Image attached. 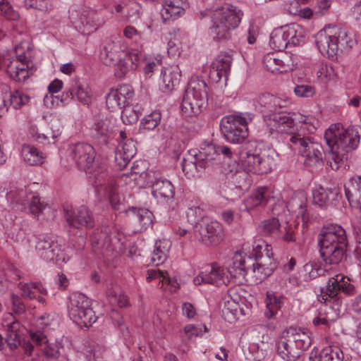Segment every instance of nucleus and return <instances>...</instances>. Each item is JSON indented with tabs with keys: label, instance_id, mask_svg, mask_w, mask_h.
Returning a JSON list of instances; mask_svg holds the SVG:
<instances>
[{
	"label": "nucleus",
	"instance_id": "f03ea898",
	"mask_svg": "<svg viewBox=\"0 0 361 361\" xmlns=\"http://www.w3.org/2000/svg\"><path fill=\"white\" fill-rule=\"evenodd\" d=\"M330 149L329 164L333 170L347 159V154L357 148L360 142L358 132L353 128L344 129L341 123L331 125L324 133Z\"/></svg>",
	"mask_w": 361,
	"mask_h": 361
},
{
	"label": "nucleus",
	"instance_id": "4be33fe9",
	"mask_svg": "<svg viewBox=\"0 0 361 361\" xmlns=\"http://www.w3.org/2000/svg\"><path fill=\"white\" fill-rule=\"evenodd\" d=\"M123 57L126 59H121V63H118L115 68V75L118 78H123L128 72L136 70L142 57V54L138 49H131L125 50L121 58Z\"/></svg>",
	"mask_w": 361,
	"mask_h": 361
},
{
	"label": "nucleus",
	"instance_id": "c85d7f7f",
	"mask_svg": "<svg viewBox=\"0 0 361 361\" xmlns=\"http://www.w3.org/2000/svg\"><path fill=\"white\" fill-rule=\"evenodd\" d=\"M187 6L186 0H164V7L160 13L163 22L173 20L181 16Z\"/></svg>",
	"mask_w": 361,
	"mask_h": 361
},
{
	"label": "nucleus",
	"instance_id": "052dcab7",
	"mask_svg": "<svg viewBox=\"0 0 361 361\" xmlns=\"http://www.w3.org/2000/svg\"><path fill=\"white\" fill-rule=\"evenodd\" d=\"M160 121L161 114L158 111H154L142 119V124L145 129L153 130L159 125Z\"/></svg>",
	"mask_w": 361,
	"mask_h": 361
},
{
	"label": "nucleus",
	"instance_id": "a211bd4d",
	"mask_svg": "<svg viewBox=\"0 0 361 361\" xmlns=\"http://www.w3.org/2000/svg\"><path fill=\"white\" fill-rule=\"evenodd\" d=\"M195 232L198 233L201 240L205 243L216 245L223 240L224 229L222 225L217 221L202 219L195 226Z\"/></svg>",
	"mask_w": 361,
	"mask_h": 361
},
{
	"label": "nucleus",
	"instance_id": "cd10ccee",
	"mask_svg": "<svg viewBox=\"0 0 361 361\" xmlns=\"http://www.w3.org/2000/svg\"><path fill=\"white\" fill-rule=\"evenodd\" d=\"M94 138L100 145H107L113 138V128L110 118L98 119L93 126Z\"/></svg>",
	"mask_w": 361,
	"mask_h": 361
},
{
	"label": "nucleus",
	"instance_id": "412c9836",
	"mask_svg": "<svg viewBox=\"0 0 361 361\" xmlns=\"http://www.w3.org/2000/svg\"><path fill=\"white\" fill-rule=\"evenodd\" d=\"M64 217L70 226L92 228L94 225L90 211L85 206L80 207L76 212L73 211L72 207H66L64 209Z\"/></svg>",
	"mask_w": 361,
	"mask_h": 361
},
{
	"label": "nucleus",
	"instance_id": "a18cd8bd",
	"mask_svg": "<svg viewBox=\"0 0 361 361\" xmlns=\"http://www.w3.org/2000/svg\"><path fill=\"white\" fill-rule=\"evenodd\" d=\"M343 351L337 346H326L319 354V361H343Z\"/></svg>",
	"mask_w": 361,
	"mask_h": 361
},
{
	"label": "nucleus",
	"instance_id": "6ab92c4d",
	"mask_svg": "<svg viewBox=\"0 0 361 361\" xmlns=\"http://www.w3.org/2000/svg\"><path fill=\"white\" fill-rule=\"evenodd\" d=\"M126 50V44L123 40L118 37L108 39L101 51V57L104 64L116 67L118 63H121V58Z\"/></svg>",
	"mask_w": 361,
	"mask_h": 361
},
{
	"label": "nucleus",
	"instance_id": "603ef678",
	"mask_svg": "<svg viewBox=\"0 0 361 361\" xmlns=\"http://www.w3.org/2000/svg\"><path fill=\"white\" fill-rule=\"evenodd\" d=\"M62 240L58 239V237L54 235H42L38 238L37 245L36 248H58L61 247Z\"/></svg>",
	"mask_w": 361,
	"mask_h": 361
},
{
	"label": "nucleus",
	"instance_id": "9d476101",
	"mask_svg": "<svg viewBox=\"0 0 361 361\" xmlns=\"http://www.w3.org/2000/svg\"><path fill=\"white\" fill-rule=\"evenodd\" d=\"M306 131L295 133L289 137L290 147L298 149L307 166H317L323 163V148L317 142L309 136Z\"/></svg>",
	"mask_w": 361,
	"mask_h": 361
},
{
	"label": "nucleus",
	"instance_id": "b1692460",
	"mask_svg": "<svg viewBox=\"0 0 361 361\" xmlns=\"http://www.w3.org/2000/svg\"><path fill=\"white\" fill-rule=\"evenodd\" d=\"M289 62V57L286 54L278 51L268 53L263 59L267 70L273 73L287 72L290 69Z\"/></svg>",
	"mask_w": 361,
	"mask_h": 361
},
{
	"label": "nucleus",
	"instance_id": "f8f14e48",
	"mask_svg": "<svg viewBox=\"0 0 361 361\" xmlns=\"http://www.w3.org/2000/svg\"><path fill=\"white\" fill-rule=\"evenodd\" d=\"M252 117V114L240 113L222 118L221 130L226 140L234 144L243 142L248 135L247 124Z\"/></svg>",
	"mask_w": 361,
	"mask_h": 361
},
{
	"label": "nucleus",
	"instance_id": "69168bd1",
	"mask_svg": "<svg viewBox=\"0 0 361 361\" xmlns=\"http://www.w3.org/2000/svg\"><path fill=\"white\" fill-rule=\"evenodd\" d=\"M294 92L299 97H312L316 91L314 87L310 85H300L294 88Z\"/></svg>",
	"mask_w": 361,
	"mask_h": 361
},
{
	"label": "nucleus",
	"instance_id": "58836bf2",
	"mask_svg": "<svg viewBox=\"0 0 361 361\" xmlns=\"http://www.w3.org/2000/svg\"><path fill=\"white\" fill-rule=\"evenodd\" d=\"M21 156L24 161L30 166L40 165L44 160L43 153L35 147L29 145L22 147Z\"/></svg>",
	"mask_w": 361,
	"mask_h": 361
},
{
	"label": "nucleus",
	"instance_id": "0e129e2a",
	"mask_svg": "<svg viewBox=\"0 0 361 361\" xmlns=\"http://www.w3.org/2000/svg\"><path fill=\"white\" fill-rule=\"evenodd\" d=\"M188 221L192 225L195 224V226L199 224L203 217V211L199 207H193L188 209L187 214Z\"/></svg>",
	"mask_w": 361,
	"mask_h": 361
},
{
	"label": "nucleus",
	"instance_id": "7ed1b4c3",
	"mask_svg": "<svg viewBox=\"0 0 361 361\" xmlns=\"http://www.w3.org/2000/svg\"><path fill=\"white\" fill-rule=\"evenodd\" d=\"M316 43L322 54L333 58L348 52L357 44V40L353 32L334 25L320 30Z\"/></svg>",
	"mask_w": 361,
	"mask_h": 361
},
{
	"label": "nucleus",
	"instance_id": "f704fd0d",
	"mask_svg": "<svg viewBox=\"0 0 361 361\" xmlns=\"http://www.w3.org/2000/svg\"><path fill=\"white\" fill-rule=\"evenodd\" d=\"M152 194L156 199H172L174 187L168 180L157 179L152 185Z\"/></svg>",
	"mask_w": 361,
	"mask_h": 361
},
{
	"label": "nucleus",
	"instance_id": "8fccbe9b",
	"mask_svg": "<svg viewBox=\"0 0 361 361\" xmlns=\"http://www.w3.org/2000/svg\"><path fill=\"white\" fill-rule=\"evenodd\" d=\"M200 163V161L196 159L195 154L193 157L184 158L181 164L182 170L188 178L194 177L197 171L201 169Z\"/></svg>",
	"mask_w": 361,
	"mask_h": 361
},
{
	"label": "nucleus",
	"instance_id": "dca6fc26",
	"mask_svg": "<svg viewBox=\"0 0 361 361\" xmlns=\"http://www.w3.org/2000/svg\"><path fill=\"white\" fill-rule=\"evenodd\" d=\"M319 248H347L349 245L346 232L340 225H324L317 235Z\"/></svg>",
	"mask_w": 361,
	"mask_h": 361
},
{
	"label": "nucleus",
	"instance_id": "774afa93",
	"mask_svg": "<svg viewBox=\"0 0 361 361\" xmlns=\"http://www.w3.org/2000/svg\"><path fill=\"white\" fill-rule=\"evenodd\" d=\"M11 301L12 303V310L16 314H22L25 312V306L18 295L11 294Z\"/></svg>",
	"mask_w": 361,
	"mask_h": 361
},
{
	"label": "nucleus",
	"instance_id": "37998d69",
	"mask_svg": "<svg viewBox=\"0 0 361 361\" xmlns=\"http://www.w3.org/2000/svg\"><path fill=\"white\" fill-rule=\"evenodd\" d=\"M79 22L80 24L77 27L85 34H90L97 30L99 26L95 15L92 13H82Z\"/></svg>",
	"mask_w": 361,
	"mask_h": 361
},
{
	"label": "nucleus",
	"instance_id": "5701e85b",
	"mask_svg": "<svg viewBox=\"0 0 361 361\" xmlns=\"http://www.w3.org/2000/svg\"><path fill=\"white\" fill-rule=\"evenodd\" d=\"M226 271L217 263L211 264L210 270L200 272L194 278L193 282L195 285L202 283L219 286L226 283Z\"/></svg>",
	"mask_w": 361,
	"mask_h": 361
},
{
	"label": "nucleus",
	"instance_id": "bf43d9fd",
	"mask_svg": "<svg viewBox=\"0 0 361 361\" xmlns=\"http://www.w3.org/2000/svg\"><path fill=\"white\" fill-rule=\"evenodd\" d=\"M121 117L123 123L130 125L135 123L138 121L140 114L130 106H125L121 112Z\"/></svg>",
	"mask_w": 361,
	"mask_h": 361
},
{
	"label": "nucleus",
	"instance_id": "e2e57ef3",
	"mask_svg": "<svg viewBox=\"0 0 361 361\" xmlns=\"http://www.w3.org/2000/svg\"><path fill=\"white\" fill-rule=\"evenodd\" d=\"M91 245L93 247H99L100 248H105L109 246V240L106 235L102 232H94L90 237Z\"/></svg>",
	"mask_w": 361,
	"mask_h": 361
},
{
	"label": "nucleus",
	"instance_id": "680f3d73",
	"mask_svg": "<svg viewBox=\"0 0 361 361\" xmlns=\"http://www.w3.org/2000/svg\"><path fill=\"white\" fill-rule=\"evenodd\" d=\"M27 7L35 8L43 12H49L53 8L52 4L49 0H25Z\"/></svg>",
	"mask_w": 361,
	"mask_h": 361
},
{
	"label": "nucleus",
	"instance_id": "338daca9",
	"mask_svg": "<svg viewBox=\"0 0 361 361\" xmlns=\"http://www.w3.org/2000/svg\"><path fill=\"white\" fill-rule=\"evenodd\" d=\"M9 97V88L7 85L0 87V117L8 110L7 100Z\"/></svg>",
	"mask_w": 361,
	"mask_h": 361
},
{
	"label": "nucleus",
	"instance_id": "3c124183",
	"mask_svg": "<svg viewBox=\"0 0 361 361\" xmlns=\"http://www.w3.org/2000/svg\"><path fill=\"white\" fill-rule=\"evenodd\" d=\"M135 215V220L137 221L142 228H146L152 224V214L147 209H136L133 207L130 210Z\"/></svg>",
	"mask_w": 361,
	"mask_h": 361
},
{
	"label": "nucleus",
	"instance_id": "423d86ee",
	"mask_svg": "<svg viewBox=\"0 0 361 361\" xmlns=\"http://www.w3.org/2000/svg\"><path fill=\"white\" fill-rule=\"evenodd\" d=\"M243 13L231 4H225L212 11V25L209 28L210 37L216 42L228 40L232 30L237 28Z\"/></svg>",
	"mask_w": 361,
	"mask_h": 361
},
{
	"label": "nucleus",
	"instance_id": "a878e982",
	"mask_svg": "<svg viewBox=\"0 0 361 361\" xmlns=\"http://www.w3.org/2000/svg\"><path fill=\"white\" fill-rule=\"evenodd\" d=\"M161 81L159 89L165 93L171 92L175 86L179 84L181 71L178 65L164 68L161 73Z\"/></svg>",
	"mask_w": 361,
	"mask_h": 361
},
{
	"label": "nucleus",
	"instance_id": "a19ab883",
	"mask_svg": "<svg viewBox=\"0 0 361 361\" xmlns=\"http://www.w3.org/2000/svg\"><path fill=\"white\" fill-rule=\"evenodd\" d=\"M315 75L319 82L328 84L331 82H335L337 79V74L330 64L321 63L315 70Z\"/></svg>",
	"mask_w": 361,
	"mask_h": 361
},
{
	"label": "nucleus",
	"instance_id": "0eeeda50",
	"mask_svg": "<svg viewBox=\"0 0 361 361\" xmlns=\"http://www.w3.org/2000/svg\"><path fill=\"white\" fill-rule=\"evenodd\" d=\"M271 132L288 133L295 125L299 124L297 133L306 131L314 133L317 129V120L310 116H305L299 113H288L278 111L265 119Z\"/></svg>",
	"mask_w": 361,
	"mask_h": 361
},
{
	"label": "nucleus",
	"instance_id": "13d9d810",
	"mask_svg": "<svg viewBox=\"0 0 361 361\" xmlns=\"http://www.w3.org/2000/svg\"><path fill=\"white\" fill-rule=\"evenodd\" d=\"M108 182V174L106 173V182L102 185H99L98 187H95L98 192H102L104 190V193H109V201L111 205L114 209H118L119 205V197L117 194H116L109 186H106Z\"/></svg>",
	"mask_w": 361,
	"mask_h": 361
},
{
	"label": "nucleus",
	"instance_id": "39448f33",
	"mask_svg": "<svg viewBox=\"0 0 361 361\" xmlns=\"http://www.w3.org/2000/svg\"><path fill=\"white\" fill-rule=\"evenodd\" d=\"M311 342L304 329L290 326L281 331L276 341L277 355L284 361H295L309 348Z\"/></svg>",
	"mask_w": 361,
	"mask_h": 361
},
{
	"label": "nucleus",
	"instance_id": "ddd939ff",
	"mask_svg": "<svg viewBox=\"0 0 361 361\" xmlns=\"http://www.w3.org/2000/svg\"><path fill=\"white\" fill-rule=\"evenodd\" d=\"M69 300L68 315L74 322L90 327L97 321V317L91 307V300L86 295L73 293Z\"/></svg>",
	"mask_w": 361,
	"mask_h": 361
},
{
	"label": "nucleus",
	"instance_id": "9b49d317",
	"mask_svg": "<svg viewBox=\"0 0 361 361\" xmlns=\"http://www.w3.org/2000/svg\"><path fill=\"white\" fill-rule=\"evenodd\" d=\"M239 161L243 171L257 174L267 173L274 166V159L268 152L257 149L255 143H250L247 149L240 153Z\"/></svg>",
	"mask_w": 361,
	"mask_h": 361
},
{
	"label": "nucleus",
	"instance_id": "f3484780",
	"mask_svg": "<svg viewBox=\"0 0 361 361\" xmlns=\"http://www.w3.org/2000/svg\"><path fill=\"white\" fill-rule=\"evenodd\" d=\"M274 215L281 216L282 213L288 212L295 213L297 217H300L303 226L306 225L310 219L309 213L307 210V198L302 193L295 195L285 204L282 201H279L272 207Z\"/></svg>",
	"mask_w": 361,
	"mask_h": 361
},
{
	"label": "nucleus",
	"instance_id": "5fc2aeb1",
	"mask_svg": "<svg viewBox=\"0 0 361 361\" xmlns=\"http://www.w3.org/2000/svg\"><path fill=\"white\" fill-rule=\"evenodd\" d=\"M246 171L236 170L233 174V181L235 185V187L241 190L249 187L250 185V180L249 175Z\"/></svg>",
	"mask_w": 361,
	"mask_h": 361
},
{
	"label": "nucleus",
	"instance_id": "393cba45",
	"mask_svg": "<svg viewBox=\"0 0 361 361\" xmlns=\"http://www.w3.org/2000/svg\"><path fill=\"white\" fill-rule=\"evenodd\" d=\"M282 100L269 93L257 96L254 99V104L261 112L266 114V118L271 114L278 111L281 107Z\"/></svg>",
	"mask_w": 361,
	"mask_h": 361
},
{
	"label": "nucleus",
	"instance_id": "2f4dec72",
	"mask_svg": "<svg viewBox=\"0 0 361 361\" xmlns=\"http://www.w3.org/2000/svg\"><path fill=\"white\" fill-rule=\"evenodd\" d=\"M136 154V147L132 139L122 141L115 154V160L121 169L126 167Z\"/></svg>",
	"mask_w": 361,
	"mask_h": 361
},
{
	"label": "nucleus",
	"instance_id": "f257e3e1",
	"mask_svg": "<svg viewBox=\"0 0 361 361\" xmlns=\"http://www.w3.org/2000/svg\"><path fill=\"white\" fill-rule=\"evenodd\" d=\"M354 286L350 283L349 278L343 274H337L329 279L325 288H321V294L317 299L322 305L319 309L318 315L313 319L314 326L323 324L329 326L340 316L342 310V300L339 296L341 291L347 295L354 293Z\"/></svg>",
	"mask_w": 361,
	"mask_h": 361
},
{
	"label": "nucleus",
	"instance_id": "6e6552de",
	"mask_svg": "<svg viewBox=\"0 0 361 361\" xmlns=\"http://www.w3.org/2000/svg\"><path fill=\"white\" fill-rule=\"evenodd\" d=\"M254 261L264 268H270L272 271L276 268L272 250H264V252L261 250H237L231 255L227 264L229 268L236 271L233 276L240 277L247 274L246 263Z\"/></svg>",
	"mask_w": 361,
	"mask_h": 361
},
{
	"label": "nucleus",
	"instance_id": "473e14b6",
	"mask_svg": "<svg viewBox=\"0 0 361 361\" xmlns=\"http://www.w3.org/2000/svg\"><path fill=\"white\" fill-rule=\"evenodd\" d=\"M21 296L25 299H37L40 303L45 302L44 295H47V290L40 283H18Z\"/></svg>",
	"mask_w": 361,
	"mask_h": 361
},
{
	"label": "nucleus",
	"instance_id": "79ce46f5",
	"mask_svg": "<svg viewBox=\"0 0 361 361\" xmlns=\"http://www.w3.org/2000/svg\"><path fill=\"white\" fill-rule=\"evenodd\" d=\"M283 33L284 34L288 44H299L303 37V30L301 26L298 24L292 23L281 27Z\"/></svg>",
	"mask_w": 361,
	"mask_h": 361
},
{
	"label": "nucleus",
	"instance_id": "20e7f679",
	"mask_svg": "<svg viewBox=\"0 0 361 361\" xmlns=\"http://www.w3.org/2000/svg\"><path fill=\"white\" fill-rule=\"evenodd\" d=\"M66 152L77 166L89 175L90 181L94 187H98L105 183L106 166L104 164L95 167L93 166L96 151L90 144L83 142L71 144L68 145Z\"/></svg>",
	"mask_w": 361,
	"mask_h": 361
},
{
	"label": "nucleus",
	"instance_id": "ea45409f",
	"mask_svg": "<svg viewBox=\"0 0 361 361\" xmlns=\"http://www.w3.org/2000/svg\"><path fill=\"white\" fill-rule=\"evenodd\" d=\"M338 195V190L336 188L329 189L319 185L312 190V202L322 207L326 204L331 196L334 199Z\"/></svg>",
	"mask_w": 361,
	"mask_h": 361
},
{
	"label": "nucleus",
	"instance_id": "72a5a7b5",
	"mask_svg": "<svg viewBox=\"0 0 361 361\" xmlns=\"http://www.w3.org/2000/svg\"><path fill=\"white\" fill-rule=\"evenodd\" d=\"M69 92L72 97L84 105H89L92 102V91L90 87L78 79L71 80L69 85Z\"/></svg>",
	"mask_w": 361,
	"mask_h": 361
},
{
	"label": "nucleus",
	"instance_id": "c756f323",
	"mask_svg": "<svg viewBox=\"0 0 361 361\" xmlns=\"http://www.w3.org/2000/svg\"><path fill=\"white\" fill-rule=\"evenodd\" d=\"M350 205L361 210V176L351 178L344 186Z\"/></svg>",
	"mask_w": 361,
	"mask_h": 361
},
{
	"label": "nucleus",
	"instance_id": "7c9ffc66",
	"mask_svg": "<svg viewBox=\"0 0 361 361\" xmlns=\"http://www.w3.org/2000/svg\"><path fill=\"white\" fill-rule=\"evenodd\" d=\"M272 200L271 191L266 187H259L244 200V204L245 209L250 210L258 206H266Z\"/></svg>",
	"mask_w": 361,
	"mask_h": 361
},
{
	"label": "nucleus",
	"instance_id": "bb28decb",
	"mask_svg": "<svg viewBox=\"0 0 361 361\" xmlns=\"http://www.w3.org/2000/svg\"><path fill=\"white\" fill-rule=\"evenodd\" d=\"M196 159L200 161L199 164L201 169H204L212 166L219 158L217 147L209 141H203L200 146L199 152L195 154Z\"/></svg>",
	"mask_w": 361,
	"mask_h": 361
},
{
	"label": "nucleus",
	"instance_id": "864d4df0",
	"mask_svg": "<svg viewBox=\"0 0 361 361\" xmlns=\"http://www.w3.org/2000/svg\"><path fill=\"white\" fill-rule=\"evenodd\" d=\"M8 99L10 105L18 109L29 102L30 97L20 90H16L13 93L9 92Z\"/></svg>",
	"mask_w": 361,
	"mask_h": 361
},
{
	"label": "nucleus",
	"instance_id": "09e8293b",
	"mask_svg": "<svg viewBox=\"0 0 361 361\" xmlns=\"http://www.w3.org/2000/svg\"><path fill=\"white\" fill-rule=\"evenodd\" d=\"M319 253L326 264H338L344 255L343 250H319Z\"/></svg>",
	"mask_w": 361,
	"mask_h": 361
},
{
	"label": "nucleus",
	"instance_id": "de8ad7c7",
	"mask_svg": "<svg viewBox=\"0 0 361 361\" xmlns=\"http://www.w3.org/2000/svg\"><path fill=\"white\" fill-rule=\"evenodd\" d=\"M288 43L281 27L275 29L271 34L269 45L278 52L283 50Z\"/></svg>",
	"mask_w": 361,
	"mask_h": 361
},
{
	"label": "nucleus",
	"instance_id": "4d7b16f0",
	"mask_svg": "<svg viewBox=\"0 0 361 361\" xmlns=\"http://www.w3.org/2000/svg\"><path fill=\"white\" fill-rule=\"evenodd\" d=\"M125 16L130 20H134L139 18L140 5L134 0H129L125 3Z\"/></svg>",
	"mask_w": 361,
	"mask_h": 361
},
{
	"label": "nucleus",
	"instance_id": "49530a36",
	"mask_svg": "<svg viewBox=\"0 0 361 361\" xmlns=\"http://www.w3.org/2000/svg\"><path fill=\"white\" fill-rule=\"evenodd\" d=\"M42 256L47 261L52 262L59 267L66 263L69 259L64 250H45Z\"/></svg>",
	"mask_w": 361,
	"mask_h": 361
},
{
	"label": "nucleus",
	"instance_id": "4c0bfd02",
	"mask_svg": "<svg viewBox=\"0 0 361 361\" xmlns=\"http://www.w3.org/2000/svg\"><path fill=\"white\" fill-rule=\"evenodd\" d=\"M233 59L230 54H219L212 62V69L216 73L219 79L222 76L227 77L232 63Z\"/></svg>",
	"mask_w": 361,
	"mask_h": 361
},
{
	"label": "nucleus",
	"instance_id": "1a4fd4ad",
	"mask_svg": "<svg viewBox=\"0 0 361 361\" xmlns=\"http://www.w3.org/2000/svg\"><path fill=\"white\" fill-rule=\"evenodd\" d=\"M207 87L202 78L193 77L185 90L181 104L183 113L187 116L199 114L207 104Z\"/></svg>",
	"mask_w": 361,
	"mask_h": 361
},
{
	"label": "nucleus",
	"instance_id": "2eb2a0df",
	"mask_svg": "<svg viewBox=\"0 0 361 361\" xmlns=\"http://www.w3.org/2000/svg\"><path fill=\"white\" fill-rule=\"evenodd\" d=\"M279 217L277 216V217L262 221L258 226L259 232L263 235L281 239L285 243L295 242L296 240L295 226L287 219L283 222L282 215L281 216V223H280Z\"/></svg>",
	"mask_w": 361,
	"mask_h": 361
},
{
	"label": "nucleus",
	"instance_id": "c9c22d12",
	"mask_svg": "<svg viewBox=\"0 0 361 361\" xmlns=\"http://www.w3.org/2000/svg\"><path fill=\"white\" fill-rule=\"evenodd\" d=\"M30 211L37 219H49L54 216V211L46 204L42 202L37 196H32L30 202Z\"/></svg>",
	"mask_w": 361,
	"mask_h": 361
},
{
	"label": "nucleus",
	"instance_id": "c03bdc74",
	"mask_svg": "<svg viewBox=\"0 0 361 361\" xmlns=\"http://www.w3.org/2000/svg\"><path fill=\"white\" fill-rule=\"evenodd\" d=\"M252 266L253 267L251 271L249 273L246 270L247 274L243 277L245 278L247 276L248 279H246V281L250 280L253 283L262 282L273 272L271 271L270 268H264V267L257 264L256 262L255 264H253Z\"/></svg>",
	"mask_w": 361,
	"mask_h": 361
},
{
	"label": "nucleus",
	"instance_id": "6e6d98bb",
	"mask_svg": "<svg viewBox=\"0 0 361 361\" xmlns=\"http://www.w3.org/2000/svg\"><path fill=\"white\" fill-rule=\"evenodd\" d=\"M0 11L1 15L8 20H18L20 18L18 13L6 0L0 1Z\"/></svg>",
	"mask_w": 361,
	"mask_h": 361
},
{
	"label": "nucleus",
	"instance_id": "e433bc0d",
	"mask_svg": "<svg viewBox=\"0 0 361 361\" xmlns=\"http://www.w3.org/2000/svg\"><path fill=\"white\" fill-rule=\"evenodd\" d=\"M284 298L282 295H276L274 293L267 292L265 303L266 310L264 315L268 319H273L278 314L283 305Z\"/></svg>",
	"mask_w": 361,
	"mask_h": 361
},
{
	"label": "nucleus",
	"instance_id": "4468645a",
	"mask_svg": "<svg viewBox=\"0 0 361 361\" xmlns=\"http://www.w3.org/2000/svg\"><path fill=\"white\" fill-rule=\"evenodd\" d=\"M27 49V42L21 41L14 48L16 59L4 61L6 73L11 78L17 82H25L33 73L31 63L25 56V51Z\"/></svg>",
	"mask_w": 361,
	"mask_h": 361
},
{
	"label": "nucleus",
	"instance_id": "aec40b11",
	"mask_svg": "<svg viewBox=\"0 0 361 361\" xmlns=\"http://www.w3.org/2000/svg\"><path fill=\"white\" fill-rule=\"evenodd\" d=\"M134 94L133 90L128 85H119L111 89L106 97V104L111 111L120 109L128 105Z\"/></svg>",
	"mask_w": 361,
	"mask_h": 361
}]
</instances>
